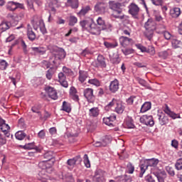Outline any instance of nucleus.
<instances>
[{
  "instance_id": "nucleus-1",
  "label": "nucleus",
  "mask_w": 182,
  "mask_h": 182,
  "mask_svg": "<svg viewBox=\"0 0 182 182\" xmlns=\"http://www.w3.org/2000/svg\"><path fill=\"white\" fill-rule=\"evenodd\" d=\"M106 171L102 169H97L95 171L92 180L94 182H106Z\"/></svg>"
},
{
  "instance_id": "nucleus-2",
  "label": "nucleus",
  "mask_w": 182,
  "mask_h": 182,
  "mask_svg": "<svg viewBox=\"0 0 182 182\" xmlns=\"http://www.w3.org/2000/svg\"><path fill=\"white\" fill-rule=\"evenodd\" d=\"M153 174L156 177L159 182H164L167 178V173L165 170L154 168Z\"/></svg>"
},
{
  "instance_id": "nucleus-3",
  "label": "nucleus",
  "mask_w": 182,
  "mask_h": 182,
  "mask_svg": "<svg viewBox=\"0 0 182 182\" xmlns=\"http://www.w3.org/2000/svg\"><path fill=\"white\" fill-rule=\"evenodd\" d=\"M94 11L100 15H105L107 11V4L103 1H98L94 7Z\"/></svg>"
},
{
  "instance_id": "nucleus-4",
  "label": "nucleus",
  "mask_w": 182,
  "mask_h": 182,
  "mask_svg": "<svg viewBox=\"0 0 182 182\" xmlns=\"http://www.w3.org/2000/svg\"><path fill=\"white\" fill-rule=\"evenodd\" d=\"M129 14L132 15V17L134 18V19H138L139 18V12H140V8H139V6H137L134 3H132L129 6Z\"/></svg>"
},
{
  "instance_id": "nucleus-5",
  "label": "nucleus",
  "mask_w": 182,
  "mask_h": 182,
  "mask_svg": "<svg viewBox=\"0 0 182 182\" xmlns=\"http://www.w3.org/2000/svg\"><path fill=\"white\" fill-rule=\"evenodd\" d=\"M140 123L145 124L146 126H150L153 127L154 126V120L153 119V116L151 115H143L139 119Z\"/></svg>"
},
{
  "instance_id": "nucleus-6",
  "label": "nucleus",
  "mask_w": 182,
  "mask_h": 182,
  "mask_svg": "<svg viewBox=\"0 0 182 182\" xmlns=\"http://www.w3.org/2000/svg\"><path fill=\"white\" fill-rule=\"evenodd\" d=\"M106 58L102 55H99L97 61L92 63L94 68H106Z\"/></svg>"
},
{
  "instance_id": "nucleus-7",
  "label": "nucleus",
  "mask_w": 182,
  "mask_h": 182,
  "mask_svg": "<svg viewBox=\"0 0 182 182\" xmlns=\"http://www.w3.org/2000/svg\"><path fill=\"white\" fill-rule=\"evenodd\" d=\"M119 43L121 46H122L123 48H126L127 46L133 45V43H134V41H133V39L127 36H122L121 37H119Z\"/></svg>"
},
{
  "instance_id": "nucleus-8",
  "label": "nucleus",
  "mask_w": 182,
  "mask_h": 182,
  "mask_svg": "<svg viewBox=\"0 0 182 182\" xmlns=\"http://www.w3.org/2000/svg\"><path fill=\"white\" fill-rule=\"evenodd\" d=\"M84 97L87 99L89 103H93L95 100V95H93V89L92 88H86L84 90Z\"/></svg>"
},
{
  "instance_id": "nucleus-9",
  "label": "nucleus",
  "mask_w": 182,
  "mask_h": 182,
  "mask_svg": "<svg viewBox=\"0 0 182 182\" xmlns=\"http://www.w3.org/2000/svg\"><path fill=\"white\" fill-rule=\"evenodd\" d=\"M44 90L48 93V97L53 100H58V92L56 90L50 86H47L44 88Z\"/></svg>"
},
{
  "instance_id": "nucleus-10",
  "label": "nucleus",
  "mask_w": 182,
  "mask_h": 182,
  "mask_svg": "<svg viewBox=\"0 0 182 182\" xmlns=\"http://www.w3.org/2000/svg\"><path fill=\"white\" fill-rule=\"evenodd\" d=\"M97 26L101 31H106V29H110L112 28V24H106L102 17H99L97 19Z\"/></svg>"
},
{
  "instance_id": "nucleus-11",
  "label": "nucleus",
  "mask_w": 182,
  "mask_h": 182,
  "mask_svg": "<svg viewBox=\"0 0 182 182\" xmlns=\"http://www.w3.org/2000/svg\"><path fill=\"white\" fill-rule=\"evenodd\" d=\"M26 35L28 41L31 42H33L36 40V33H35V31L32 29L31 24L27 25Z\"/></svg>"
},
{
  "instance_id": "nucleus-12",
  "label": "nucleus",
  "mask_w": 182,
  "mask_h": 182,
  "mask_svg": "<svg viewBox=\"0 0 182 182\" xmlns=\"http://www.w3.org/2000/svg\"><path fill=\"white\" fill-rule=\"evenodd\" d=\"M119 85L120 84L119 83V80H117V79L112 81L109 86V90L110 93H117V92H119Z\"/></svg>"
},
{
  "instance_id": "nucleus-13",
  "label": "nucleus",
  "mask_w": 182,
  "mask_h": 182,
  "mask_svg": "<svg viewBox=\"0 0 182 182\" xmlns=\"http://www.w3.org/2000/svg\"><path fill=\"white\" fill-rule=\"evenodd\" d=\"M164 112L169 116L171 119H181V117L180 116V114H176L174 112L171 111L170 107H168V105H166V107L164 109Z\"/></svg>"
},
{
  "instance_id": "nucleus-14",
  "label": "nucleus",
  "mask_w": 182,
  "mask_h": 182,
  "mask_svg": "<svg viewBox=\"0 0 182 182\" xmlns=\"http://www.w3.org/2000/svg\"><path fill=\"white\" fill-rule=\"evenodd\" d=\"M88 32H90V33H92V35H100V32H102V30L98 27L97 23L92 21L90 29L88 30Z\"/></svg>"
},
{
  "instance_id": "nucleus-15",
  "label": "nucleus",
  "mask_w": 182,
  "mask_h": 182,
  "mask_svg": "<svg viewBox=\"0 0 182 182\" xmlns=\"http://www.w3.org/2000/svg\"><path fill=\"white\" fill-rule=\"evenodd\" d=\"M80 163H82V157H80V155L73 159H68L67 161V164L70 166V167H75V164H80Z\"/></svg>"
},
{
  "instance_id": "nucleus-16",
  "label": "nucleus",
  "mask_w": 182,
  "mask_h": 182,
  "mask_svg": "<svg viewBox=\"0 0 182 182\" xmlns=\"http://www.w3.org/2000/svg\"><path fill=\"white\" fill-rule=\"evenodd\" d=\"M18 43H21V46L23 48L24 55H28V46H26L25 41H23L22 38L16 40L14 43L11 44V48H14V46L18 45Z\"/></svg>"
},
{
  "instance_id": "nucleus-17",
  "label": "nucleus",
  "mask_w": 182,
  "mask_h": 182,
  "mask_svg": "<svg viewBox=\"0 0 182 182\" xmlns=\"http://www.w3.org/2000/svg\"><path fill=\"white\" fill-rule=\"evenodd\" d=\"M157 117L159 120V124L161 126H164V124H167L168 123V117L166 116V114L161 112H159L157 114Z\"/></svg>"
},
{
  "instance_id": "nucleus-18",
  "label": "nucleus",
  "mask_w": 182,
  "mask_h": 182,
  "mask_svg": "<svg viewBox=\"0 0 182 182\" xmlns=\"http://www.w3.org/2000/svg\"><path fill=\"white\" fill-rule=\"evenodd\" d=\"M145 29L151 30V31H156V21H154L153 19L149 18L147 20V21L144 23V26Z\"/></svg>"
},
{
  "instance_id": "nucleus-19",
  "label": "nucleus",
  "mask_w": 182,
  "mask_h": 182,
  "mask_svg": "<svg viewBox=\"0 0 182 182\" xmlns=\"http://www.w3.org/2000/svg\"><path fill=\"white\" fill-rule=\"evenodd\" d=\"M70 97L74 100V102H77L79 103V95H77V90L75 87H71L70 89Z\"/></svg>"
},
{
  "instance_id": "nucleus-20",
  "label": "nucleus",
  "mask_w": 182,
  "mask_h": 182,
  "mask_svg": "<svg viewBox=\"0 0 182 182\" xmlns=\"http://www.w3.org/2000/svg\"><path fill=\"white\" fill-rule=\"evenodd\" d=\"M93 22V19L90 20H82L80 21V25L85 31H87L89 32V29H90V26Z\"/></svg>"
},
{
  "instance_id": "nucleus-21",
  "label": "nucleus",
  "mask_w": 182,
  "mask_h": 182,
  "mask_svg": "<svg viewBox=\"0 0 182 182\" xmlns=\"http://www.w3.org/2000/svg\"><path fill=\"white\" fill-rule=\"evenodd\" d=\"M31 55H34V56H38V55H45L46 51L43 47H31Z\"/></svg>"
},
{
  "instance_id": "nucleus-22",
  "label": "nucleus",
  "mask_w": 182,
  "mask_h": 182,
  "mask_svg": "<svg viewBox=\"0 0 182 182\" xmlns=\"http://www.w3.org/2000/svg\"><path fill=\"white\" fill-rule=\"evenodd\" d=\"M0 129L1 130L2 133H4V136L5 137L9 138L11 136V134L9 133V130L11 129V127L9 124H4L3 125L0 126Z\"/></svg>"
},
{
  "instance_id": "nucleus-23",
  "label": "nucleus",
  "mask_w": 182,
  "mask_h": 182,
  "mask_svg": "<svg viewBox=\"0 0 182 182\" xmlns=\"http://www.w3.org/2000/svg\"><path fill=\"white\" fill-rule=\"evenodd\" d=\"M41 109L42 105H35L31 107V112H33V113H36L39 117L40 120H42L43 119V117H42V112H41Z\"/></svg>"
},
{
  "instance_id": "nucleus-24",
  "label": "nucleus",
  "mask_w": 182,
  "mask_h": 182,
  "mask_svg": "<svg viewBox=\"0 0 182 182\" xmlns=\"http://www.w3.org/2000/svg\"><path fill=\"white\" fill-rule=\"evenodd\" d=\"M145 162V164H146V166L148 167H156V166H157L159 163L160 161H159L158 159H146L145 161H144Z\"/></svg>"
},
{
  "instance_id": "nucleus-25",
  "label": "nucleus",
  "mask_w": 182,
  "mask_h": 182,
  "mask_svg": "<svg viewBox=\"0 0 182 182\" xmlns=\"http://www.w3.org/2000/svg\"><path fill=\"white\" fill-rule=\"evenodd\" d=\"M107 144H109V139L105 137L101 141H96L93 146H95V147H106Z\"/></svg>"
},
{
  "instance_id": "nucleus-26",
  "label": "nucleus",
  "mask_w": 182,
  "mask_h": 182,
  "mask_svg": "<svg viewBox=\"0 0 182 182\" xmlns=\"http://www.w3.org/2000/svg\"><path fill=\"white\" fill-rule=\"evenodd\" d=\"M38 167L39 168H41V170H46V171H48L52 168V166L49 164V163L46 162V161L40 162L38 164Z\"/></svg>"
},
{
  "instance_id": "nucleus-27",
  "label": "nucleus",
  "mask_w": 182,
  "mask_h": 182,
  "mask_svg": "<svg viewBox=\"0 0 182 182\" xmlns=\"http://www.w3.org/2000/svg\"><path fill=\"white\" fill-rule=\"evenodd\" d=\"M181 14V10L178 7H175L170 11V15L172 18H178Z\"/></svg>"
},
{
  "instance_id": "nucleus-28",
  "label": "nucleus",
  "mask_w": 182,
  "mask_h": 182,
  "mask_svg": "<svg viewBox=\"0 0 182 182\" xmlns=\"http://www.w3.org/2000/svg\"><path fill=\"white\" fill-rule=\"evenodd\" d=\"M87 77H89V74L87 73V72H86L85 70L79 71L78 80H80L82 83H84V82L86 80Z\"/></svg>"
},
{
  "instance_id": "nucleus-29",
  "label": "nucleus",
  "mask_w": 182,
  "mask_h": 182,
  "mask_svg": "<svg viewBox=\"0 0 182 182\" xmlns=\"http://www.w3.org/2000/svg\"><path fill=\"white\" fill-rule=\"evenodd\" d=\"M151 109V102H145L140 109L141 113H146V112H149Z\"/></svg>"
},
{
  "instance_id": "nucleus-30",
  "label": "nucleus",
  "mask_w": 182,
  "mask_h": 182,
  "mask_svg": "<svg viewBox=\"0 0 182 182\" xmlns=\"http://www.w3.org/2000/svg\"><path fill=\"white\" fill-rule=\"evenodd\" d=\"M109 9H112V11H115L117 9H119V8L122 7V4L119 2L116 3L114 1H109Z\"/></svg>"
},
{
  "instance_id": "nucleus-31",
  "label": "nucleus",
  "mask_w": 182,
  "mask_h": 182,
  "mask_svg": "<svg viewBox=\"0 0 182 182\" xmlns=\"http://www.w3.org/2000/svg\"><path fill=\"white\" fill-rule=\"evenodd\" d=\"M100 114V109L99 107H92L89 110V114L91 117H97Z\"/></svg>"
},
{
  "instance_id": "nucleus-32",
  "label": "nucleus",
  "mask_w": 182,
  "mask_h": 182,
  "mask_svg": "<svg viewBox=\"0 0 182 182\" xmlns=\"http://www.w3.org/2000/svg\"><path fill=\"white\" fill-rule=\"evenodd\" d=\"M44 159H46L45 161L48 163V161H52V163H55V158H53V154L52 151H48L44 154L43 155Z\"/></svg>"
},
{
  "instance_id": "nucleus-33",
  "label": "nucleus",
  "mask_w": 182,
  "mask_h": 182,
  "mask_svg": "<svg viewBox=\"0 0 182 182\" xmlns=\"http://www.w3.org/2000/svg\"><path fill=\"white\" fill-rule=\"evenodd\" d=\"M67 4L73 9H77L79 8V0H68Z\"/></svg>"
},
{
  "instance_id": "nucleus-34",
  "label": "nucleus",
  "mask_w": 182,
  "mask_h": 182,
  "mask_svg": "<svg viewBox=\"0 0 182 182\" xmlns=\"http://www.w3.org/2000/svg\"><path fill=\"white\" fill-rule=\"evenodd\" d=\"M117 182H132L130 176L124 175L116 178Z\"/></svg>"
},
{
  "instance_id": "nucleus-35",
  "label": "nucleus",
  "mask_w": 182,
  "mask_h": 182,
  "mask_svg": "<svg viewBox=\"0 0 182 182\" xmlns=\"http://www.w3.org/2000/svg\"><path fill=\"white\" fill-rule=\"evenodd\" d=\"M154 35V30L145 29L144 31V36L148 41H151L153 39V36Z\"/></svg>"
},
{
  "instance_id": "nucleus-36",
  "label": "nucleus",
  "mask_w": 182,
  "mask_h": 182,
  "mask_svg": "<svg viewBox=\"0 0 182 182\" xmlns=\"http://www.w3.org/2000/svg\"><path fill=\"white\" fill-rule=\"evenodd\" d=\"M138 100L137 97L132 95L126 100V102L129 106H132V105H134V103L135 105H137Z\"/></svg>"
},
{
  "instance_id": "nucleus-37",
  "label": "nucleus",
  "mask_w": 182,
  "mask_h": 182,
  "mask_svg": "<svg viewBox=\"0 0 182 182\" xmlns=\"http://www.w3.org/2000/svg\"><path fill=\"white\" fill-rule=\"evenodd\" d=\"M62 110L66 112L67 113H70L72 112V107L70 104L66 101L63 102Z\"/></svg>"
},
{
  "instance_id": "nucleus-38",
  "label": "nucleus",
  "mask_w": 182,
  "mask_h": 182,
  "mask_svg": "<svg viewBox=\"0 0 182 182\" xmlns=\"http://www.w3.org/2000/svg\"><path fill=\"white\" fill-rule=\"evenodd\" d=\"M8 29H9V22L2 21L0 23V33L8 31Z\"/></svg>"
},
{
  "instance_id": "nucleus-39",
  "label": "nucleus",
  "mask_w": 182,
  "mask_h": 182,
  "mask_svg": "<svg viewBox=\"0 0 182 182\" xmlns=\"http://www.w3.org/2000/svg\"><path fill=\"white\" fill-rule=\"evenodd\" d=\"M23 149H24L25 150H36V151H38V146H36L35 145V142H32V143H28L26 144V145L23 146Z\"/></svg>"
},
{
  "instance_id": "nucleus-40",
  "label": "nucleus",
  "mask_w": 182,
  "mask_h": 182,
  "mask_svg": "<svg viewBox=\"0 0 182 182\" xmlns=\"http://www.w3.org/2000/svg\"><path fill=\"white\" fill-rule=\"evenodd\" d=\"M140 168V173H139V177H143V174L146 173V170L149 168V166H147V164L145 161L142 162L141 164L139 165Z\"/></svg>"
},
{
  "instance_id": "nucleus-41",
  "label": "nucleus",
  "mask_w": 182,
  "mask_h": 182,
  "mask_svg": "<svg viewBox=\"0 0 182 182\" xmlns=\"http://www.w3.org/2000/svg\"><path fill=\"white\" fill-rule=\"evenodd\" d=\"M124 109H126V107L122 103H117V106L115 107L116 113L122 114L124 112Z\"/></svg>"
},
{
  "instance_id": "nucleus-42",
  "label": "nucleus",
  "mask_w": 182,
  "mask_h": 182,
  "mask_svg": "<svg viewBox=\"0 0 182 182\" xmlns=\"http://www.w3.org/2000/svg\"><path fill=\"white\" fill-rule=\"evenodd\" d=\"M16 2L15 1H9L6 6V9L13 12L14 11H16Z\"/></svg>"
},
{
  "instance_id": "nucleus-43",
  "label": "nucleus",
  "mask_w": 182,
  "mask_h": 182,
  "mask_svg": "<svg viewBox=\"0 0 182 182\" xmlns=\"http://www.w3.org/2000/svg\"><path fill=\"white\" fill-rule=\"evenodd\" d=\"M171 43H172V46L175 48L177 49V48H182V42L178 40V39H176L173 38L171 41Z\"/></svg>"
},
{
  "instance_id": "nucleus-44",
  "label": "nucleus",
  "mask_w": 182,
  "mask_h": 182,
  "mask_svg": "<svg viewBox=\"0 0 182 182\" xmlns=\"http://www.w3.org/2000/svg\"><path fill=\"white\" fill-rule=\"evenodd\" d=\"M154 16L156 22H161V23H164V21H163V17L160 15L159 11H154Z\"/></svg>"
},
{
  "instance_id": "nucleus-45",
  "label": "nucleus",
  "mask_w": 182,
  "mask_h": 182,
  "mask_svg": "<svg viewBox=\"0 0 182 182\" xmlns=\"http://www.w3.org/2000/svg\"><path fill=\"white\" fill-rule=\"evenodd\" d=\"M90 10V6L82 7V9L79 11L78 15H80V16H85V15H86V14H87Z\"/></svg>"
},
{
  "instance_id": "nucleus-46",
  "label": "nucleus",
  "mask_w": 182,
  "mask_h": 182,
  "mask_svg": "<svg viewBox=\"0 0 182 182\" xmlns=\"http://www.w3.org/2000/svg\"><path fill=\"white\" fill-rule=\"evenodd\" d=\"M15 137L17 140H23L26 137V134L22 131H18L15 134Z\"/></svg>"
},
{
  "instance_id": "nucleus-47",
  "label": "nucleus",
  "mask_w": 182,
  "mask_h": 182,
  "mask_svg": "<svg viewBox=\"0 0 182 182\" xmlns=\"http://www.w3.org/2000/svg\"><path fill=\"white\" fill-rule=\"evenodd\" d=\"M137 81L139 83V85H141V86H144V87H146V89H149V90H151V87H150V85L147 84V82H146V80H144V79L137 78Z\"/></svg>"
},
{
  "instance_id": "nucleus-48",
  "label": "nucleus",
  "mask_w": 182,
  "mask_h": 182,
  "mask_svg": "<svg viewBox=\"0 0 182 182\" xmlns=\"http://www.w3.org/2000/svg\"><path fill=\"white\" fill-rule=\"evenodd\" d=\"M57 55H58V57L57 58L59 60L65 59V58H66V51H65V49L61 48Z\"/></svg>"
},
{
  "instance_id": "nucleus-49",
  "label": "nucleus",
  "mask_w": 182,
  "mask_h": 182,
  "mask_svg": "<svg viewBox=\"0 0 182 182\" xmlns=\"http://www.w3.org/2000/svg\"><path fill=\"white\" fill-rule=\"evenodd\" d=\"M104 45L105 47L107 48V49H113V48H116L117 46H118L119 44L117 43V42L109 43L107 41H105Z\"/></svg>"
},
{
  "instance_id": "nucleus-50",
  "label": "nucleus",
  "mask_w": 182,
  "mask_h": 182,
  "mask_svg": "<svg viewBox=\"0 0 182 182\" xmlns=\"http://www.w3.org/2000/svg\"><path fill=\"white\" fill-rule=\"evenodd\" d=\"M156 29L157 31V33H163L166 31V26L164 24H156Z\"/></svg>"
},
{
  "instance_id": "nucleus-51",
  "label": "nucleus",
  "mask_w": 182,
  "mask_h": 182,
  "mask_svg": "<svg viewBox=\"0 0 182 182\" xmlns=\"http://www.w3.org/2000/svg\"><path fill=\"white\" fill-rule=\"evenodd\" d=\"M75 23H77V18L75 16H70L68 23L69 26H75Z\"/></svg>"
},
{
  "instance_id": "nucleus-52",
  "label": "nucleus",
  "mask_w": 182,
  "mask_h": 182,
  "mask_svg": "<svg viewBox=\"0 0 182 182\" xmlns=\"http://www.w3.org/2000/svg\"><path fill=\"white\" fill-rule=\"evenodd\" d=\"M120 60L121 59H120V57H119V55H115L113 56V58H110V61L114 65H119V63H120Z\"/></svg>"
},
{
  "instance_id": "nucleus-53",
  "label": "nucleus",
  "mask_w": 182,
  "mask_h": 182,
  "mask_svg": "<svg viewBox=\"0 0 182 182\" xmlns=\"http://www.w3.org/2000/svg\"><path fill=\"white\" fill-rule=\"evenodd\" d=\"M127 170L129 174H133V173H134V165L131 162L128 163L127 165Z\"/></svg>"
},
{
  "instance_id": "nucleus-54",
  "label": "nucleus",
  "mask_w": 182,
  "mask_h": 182,
  "mask_svg": "<svg viewBox=\"0 0 182 182\" xmlns=\"http://www.w3.org/2000/svg\"><path fill=\"white\" fill-rule=\"evenodd\" d=\"M6 68H8L7 62L5 60H0V70H6Z\"/></svg>"
},
{
  "instance_id": "nucleus-55",
  "label": "nucleus",
  "mask_w": 182,
  "mask_h": 182,
  "mask_svg": "<svg viewBox=\"0 0 182 182\" xmlns=\"http://www.w3.org/2000/svg\"><path fill=\"white\" fill-rule=\"evenodd\" d=\"M55 73L53 72V68H50L47 72H46V76L47 77V79L48 80H50V79H52L53 76V74Z\"/></svg>"
},
{
  "instance_id": "nucleus-56",
  "label": "nucleus",
  "mask_w": 182,
  "mask_h": 182,
  "mask_svg": "<svg viewBox=\"0 0 182 182\" xmlns=\"http://www.w3.org/2000/svg\"><path fill=\"white\" fill-rule=\"evenodd\" d=\"M126 126L127 129H134L136 127L134 124H133V119H129L126 121Z\"/></svg>"
},
{
  "instance_id": "nucleus-57",
  "label": "nucleus",
  "mask_w": 182,
  "mask_h": 182,
  "mask_svg": "<svg viewBox=\"0 0 182 182\" xmlns=\"http://www.w3.org/2000/svg\"><path fill=\"white\" fill-rule=\"evenodd\" d=\"M84 164L87 168H90V161L89 160V156L86 154L84 155Z\"/></svg>"
},
{
  "instance_id": "nucleus-58",
  "label": "nucleus",
  "mask_w": 182,
  "mask_h": 182,
  "mask_svg": "<svg viewBox=\"0 0 182 182\" xmlns=\"http://www.w3.org/2000/svg\"><path fill=\"white\" fill-rule=\"evenodd\" d=\"M122 52L125 55V56H127V55H132V53H134V50H133V48H124L122 49Z\"/></svg>"
},
{
  "instance_id": "nucleus-59",
  "label": "nucleus",
  "mask_w": 182,
  "mask_h": 182,
  "mask_svg": "<svg viewBox=\"0 0 182 182\" xmlns=\"http://www.w3.org/2000/svg\"><path fill=\"white\" fill-rule=\"evenodd\" d=\"M63 72L65 75H68V76H73V71H72L71 69L68 68L65 66L63 68Z\"/></svg>"
},
{
  "instance_id": "nucleus-60",
  "label": "nucleus",
  "mask_w": 182,
  "mask_h": 182,
  "mask_svg": "<svg viewBox=\"0 0 182 182\" xmlns=\"http://www.w3.org/2000/svg\"><path fill=\"white\" fill-rule=\"evenodd\" d=\"M88 83L90 85H94L95 86H100V82L96 78L89 80Z\"/></svg>"
},
{
  "instance_id": "nucleus-61",
  "label": "nucleus",
  "mask_w": 182,
  "mask_h": 182,
  "mask_svg": "<svg viewBox=\"0 0 182 182\" xmlns=\"http://www.w3.org/2000/svg\"><path fill=\"white\" fill-rule=\"evenodd\" d=\"M166 170L168 174L171 176V177H174L176 176V173L174 172V169L171 166H166Z\"/></svg>"
},
{
  "instance_id": "nucleus-62",
  "label": "nucleus",
  "mask_w": 182,
  "mask_h": 182,
  "mask_svg": "<svg viewBox=\"0 0 182 182\" xmlns=\"http://www.w3.org/2000/svg\"><path fill=\"white\" fill-rule=\"evenodd\" d=\"M158 56L161 59H167V56H168V53L167 51H161L158 53Z\"/></svg>"
},
{
  "instance_id": "nucleus-63",
  "label": "nucleus",
  "mask_w": 182,
  "mask_h": 182,
  "mask_svg": "<svg viewBox=\"0 0 182 182\" xmlns=\"http://www.w3.org/2000/svg\"><path fill=\"white\" fill-rule=\"evenodd\" d=\"M4 144H6V136L0 133V146H4Z\"/></svg>"
},
{
  "instance_id": "nucleus-64",
  "label": "nucleus",
  "mask_w": 182,
  "mask_h": 182,
  "mask_svg": "<svg viewBox=\"0 0 182 182\" xmlns=\"http://www.w3.org/2000/svg\"><path fill=\"white\" fill-rule=\"evenodd\" d=\"M175 167L176 170H182V159H179L177 160Z\"/></svg>"
}]
</instances>
